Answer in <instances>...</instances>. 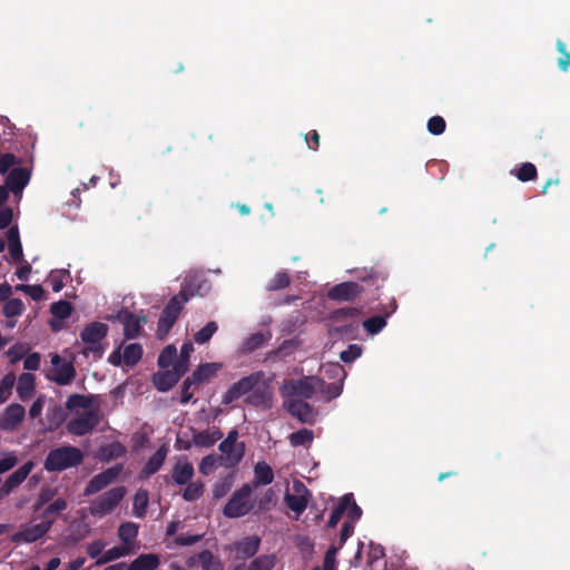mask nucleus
<instances>
[{"mask_svg": "<svg viewBox=\"0 0 570 570\" xmlns=\"http://www.w3.org/2000/svg\"><path fill=\"white\" fill-rule=\"evenodd\" d=\"M356 282H343L334 285L327 292V297L335 302H352L362 294H366L368 301L377 299L380 289L384 286L389 273L382 265L357 269Z\"/></svg>", "mask_w": 570, "mask_h": 570, "instance_id": "nucleus-1", "label": "nucleus"}, {"mask_svg": "<svg viewBox=\"0 0 570 570\" xmlns=\"http://www.w3.org/2000/svg\"><path fill=\"white\" fill-rule=\"evenodd\" d=\"M240 397H244V402L247 405L271 407L272 392L265 382V373L263 371L250 373L233 383L223 394L222 403L224 405H232Z\"/></svg>", "mask_w": 570, "mask_h": 570, "instance_id": "nucleus-2", "label": "nucleus"}, {"mask_svg": "<svg viewBox=\"0 0 570 570\" xmlns=\"http://www.w3.org/2000/svg\"><path fill=\"white\" fill-rule=\"evenodd\" d=\"M82 461L83 454L78 448L63 445L48 453L43 466L48 472H61L69 468L80 465Z\"/></svg>", "mask_w": 570, "mask_h": 570, "instance_id": "nucleus-3", "label": "nucleus"}, {"mask_svg": "<svg viewBox=\"0 0 570 570\" xmlns=\"http://www.w3.org/2000/svg\"><path fill=\"white\" fill-rule=\"evenodd\" d=\"M253 487L245 483L240 489L235 491L224 507V514L227 518H240L249 513L255 505L252 498Z\"/></svg>", "mask_w": 570, "mask_h": 570, "instance_id": "nucleus-4", "label": "nucleus"}, {"mask_svg": "<svg viewBox=\"0 0 570 570\" xmlns=\"http://www.w3.org/2000/svg\"><path fill=\"white\" fill-rule=\"evenodd\" d=\"M108 334V325L101 322H91L80 332V338L86 344L83 354L92 353L98 357L104 354L101 341Z\"/></svg>", "mask_w": 570, "mask_h": 570, "instance_id": "nucleus-5", "label": "nucleus"}, {"mask_svg": "<svg viewBox=\"0 0 570 570\" xmlns=\"http://www.w3.org/2000/svg\"><path fill=\"white\" fill-rule=\"evenodd\" d=\"M126 494L125 487L112 488L91 501L89 513L96 518H102L111 513Z\"/></svg>", "mask_w": 570, "mask_h": 570, "instance_id": "nucleus-6", "label": "nucleus"}, {"mask_svg": "<svg viewBox=\"0 0 570 570\" xmlns=\"http://www.w3.org/2000/svg\"><path fill=\"white\" fill-rule=\"evenodd\" d=\"M185 303L186 302H183V299L177 295H174L169 299L158 320L156 332L158 338L164 340L167 336V334L178 320Z\"/></svg>", "mask_w": 570, "mask_h": 570, "instance_id": "nucleus-7", "label": "nucleus"}, {"mask_svg": "<svg viewBox=\"0 0 570 570\" xmlns=\"http://www.w3.org/2000/svg\"><path fill=\"white\" fill-rule=\"evenodd\" d=\"M52 368L48 372L47 379L58 385H68L76 376V368L72 362H68L59 354L51 356Z\"/></svg>", "mask_w": 570, "mask_h": 570, "instance_id": "nucleus-8", "label": "nucleus"}, {"mask_svg": "<svg viewBox=\"0 0 570 570\" xmlns=\"http://www.w3.org/2000/svg\"><path fill=\"white\" fill-rule=\"evenodd\" d=\"M100 423L98 410H88L81 415L70 420L67 424V431L77 436H83L90 433Z\"/></svg>", "mask_w": 570, "mask_h": 570, "instance_id": "nucleus-9", "label": "nucleus"}, {"mask_svg": "<svg viewBox=\"0 0 570 570\" xmlns=\"http://www.w3.org/2000/svg\"><path fill=\"white\" fill-rule=\"evenodd\" d=\"M124 464L118 463L96 474L86 485L83 495L89 497L107 488L122 472Z\"/></svg>", "mask_w": 570, "mask_h": 570, "instance_id": "nucleus-10", "label": "nucleus"}, {"mask_svg": "<svg viewBox=\"0 0 570 570\" xmlns=\"http://www.w3.org/2000/svg\"><path fill=\"white\" fill-rule=\"evenodd\" d=\"M208 289L209 284L203 276L189 274L184 278L180 291L176 295L187 303L194 296H203Z\"/></svg>", "mask_w": 570, "mask_h": 570, "instance_id": "nucleus-11", "label": "nucleus"}, {"mask_svg": "<svg viewBox=\"0 0 570 570\" xmlns=\"http://www.w3.org/2000/svg\"><path fill=\"white\" fill-rule=\"evenodd\" d=\"M294 493L287 492L285 494L286 505L297 515L302 514L308 504L311 493L305 484L301 481H295L293 484Z\"/></svg>", "mask_w": 570, "mask_h": 570, "instance_id": "nucleus-12", "label": "nucleus"}, {"mask_svg": "<svg viewBox=\"0 0 570 570\" xmlns=\"http://www.w3.org/2000/svg\"><path fill=\"white\" fill-rule=\"evenodd\" d=\"M26 416V410L21 404L12 403L8 405L0 415V430L3 432H13L22 423Z\"/></svg>", "mask_w": 570, "mask_h": 570, "instance_id": "nucleus-13", "label": "nucleus"}, {"mask_svg": "<svg viewBox=\"0 0 570 570\" xmlns=\"http://www.w3.org/2000/svg\"><path fill=\"white\" fill-rule=\"evenodd\" d=\"M323 384V380L317 376H305L291 383V397L307 400L311 399L316 387Z\"/></svg>", "mask_w": 570, "mask_h": 570, "instance_id": "nucleus-14", "label": "nucleus"}, {"mask_svg": "<svg viewBox=\"0 0 570 570\" xmlns=\"http://www.w3.org/2000/svg\"><path fill=\"white\" fill-rule=\"evenodd\" d=\"M52 521H41L38 524L26 527L21 529L20 531L16 532L11 540L12 542L19 543V542H35L39 539H41L47 532L51 529Z\"/></svg>", "mask_w": 570, "mask_h": 570, "instance_id": "nucleus-15", "label": "nucleus"}, {"mask_svg": "<svg viewBox=\"0 0 570 570\" xmlns=\"http://www.w3.org/2000/svg\"><path fill=\"white\" fill-rule=\"evenodd\" d=\"M35 466L32 461H28L11 473L0 488V495H9L14 489H17L30 474Z\"/></svg>", "mask_w": 570, "mask_h": 570, "instance_id": "nucleus-16", "label": "nucleus"}, {"mask_svg": "<svg viewBox=\"0 0 570 570\" xmlns=\"http://www.w3.org/2000/svg\"><path fill=\"white\" fill-rule=\"evenodd\" d=\"M118 318L124 323V335L127 340L138 337L142 331L141 323L146 322L145 316L138 317L128 311L120 312Z\"/></svg>", "mask_w": 570, "mask_h": 570, "instance_id": "nucleus-17", "label": "nucleus"}, {"mask_svg": "<svg viewBox=\"0 0 570 570\" xmlns=\"http://www.w3.org/2000/svg\"><path fill=\"white\" fill-rule=\"evenodd\" d=\"M30 170L18 167L13 168L6 178V186L13 193L20 194L30 180Z\"/></svg>", "mask_w": 570, "mask_h": 570, "instance_id": "nucleus-18", "label": "nucleus"}, {"mask_svg": "<svg viewBox=\"0 0 570 570\" xmlns=\"http://www.w3.org/2000/svg\"><path fill=\"white\" fill-rule=\"evenodd\" d=\"M285 404L287 411L301 422H312L313 409L305 400L289 397Z\"/></svg>", "mask_w": 570, "mask_h": 570, "instance_id": "nucleus-19", "label": "nucleus"}, {"mask_svg": "<svg viewBox=\"0 0 570 570\" xmlns=\"http://www.w3.org/2000/svg\"><path fill=\"white\" fill-rule=\"evenodd\" d=\"M168 449L166 445H161L146 462L144 468L140 471L139 478L140 479H148L153 474L159 471V469L163 466L166 456H167Z\"/></svg>", "mask_w": 570, "mask_h": 570, "instance_id": "nucleus-20", "label": "nucleus"}, {"mask_svg": "<svg viewBox=\"0 0 570 570\" xmlns=\"http://www.w3.org/2000/svg\"><path fill=\"white\" fill-rule=\"evenodd\" d=\"M390 311L385 312L383 315H375L366 318L363 322V327L368 334H377L380 333L386 325V318L396 311L397 304L394 298L390 302Z\"/></svg>", "mask_w": 570, "mask_h": 570, "instance_id": "nucleus-21", "label": "nucleus"}, {"mask_svg": "<svg viewBox=\"0 0 570 570\" xmlns=\"http://www.w3.org/2000/svg\"><path fill=\"white\" fill-rule=\"evenodd\" d=\"M261 546V539L257 535L246 537L235 543V552L238 559H248L256 554Z\"/></svg>", "mask_w": 570, "mask_h": 570, "instance_id": "nucleus-22", "label": "nucleus"}, {"mask_svg": "<svg viewBox=\"0 0 570 570\" xmlns=\"http://www.w3.org/2000/svg\"><path fill=\"white\" fill-rule=\"evenodd\" d=\"M160 557L156 553L139 554L129 564H126L127 570H156L160 566Z\"/></svg>", "mask_w": 570, "mask_h": 570, "instance_id": "nucleus-23", "label": "nucleus"}, {"mask_svg": "<svg viewBox=\"0 0 570 570\" xmlns=\"http://www.w3.org/2000/svg\"><path fill=\"white\" fill-rule=\"evenodd\" d=\"M220 368V363H203L193 371L190 377L194 380L196 385H199L214 377Z\"/></svg>", "mask_w": 570, "mask_h": 570, "instance_id": "nucleus-24", "label": "nucleus"}, {"mask_svg": "<svg viewBox=\"0 0 570 570\" xmlns=\"http://www.w3.org/2000/svg\"><path fill=\"white\" fill-rule=\"evenodd\" d=\"M218 448L232 465L238 464L245 454V444L243 442L232 444L229 441L223 440Z\"/></svg>", "mask_w": 570, "mask_h": 570, "instance_id": "nucleus-25", "label": "nucleus"}, {"mask_svg": "<svg viewBox=\"0 0 570 570\" xmlns=\"http://www.w3.org/2000/svg\"><path fill=\"white\" fill-rule=\"evenodd\" d=\"M194 476V466L188 461H178L173 468L171 478L178 485L187 484Z\"/></svg>", "mask_w": 570, "mask_h": 570, "instance_id": "nucleus-26", "label": "nucleus"}, {"mask_svg": "<svg viewBox=\"0 0 570 570\" xmlns=\"http://www.w3.org/2000/svg\"><path fill=\"white\" fill-rule=\"evenodd\" d=\"M223 438V432L219 429H214L212 431L205 430L197 433H194L193 444L198 448H210L217 441Z\"/></svg>", "mask_w": 570, "mask_h": 570, "instance_id": "nucleus-27", "label": "nucleus"}, {"mask_svg": "<svg viewBox=\"0 0 570 570\" xmlns=\"http://www.w3.org/2000/svg\"><path fill=\"white\" fill-rule=\"evenodd\" d=\"M35 391V376L30 373H22L18 379L17 393L22 400H29Z\"/></svg>", "mask_w": 570, "mask_h": 570, "instance_id": "nucleus-28", "label": "nucleus"}, {"mask_svg": "<svg viewBox=\"0 0 570 570\" xmlns=\"http://www.w3.org/2000/svg\"><path fill=\"white\" fill-rule=\"evenodd\" d=\"M130 553H132V547H127L125 544L112 547L96 560L95 566H102Z\"/></svg>", "mask_w": 570, "mask_h": 570, "instance_id": "nucleus-29", "label": "nucleus"}, {"mask_svg": "<svg viewBox=\"0 0 570 570\" xmlns=\"http://www.w3.org/2000/svg\"><path fill=\"white\" fill-rule=\"evenodd\" d=\"M179 380L171 370L154 375V384L160 392L169 391Z\"/></svg>", "mask_w": 570, "mask_h": 570, "instance_id": "nucleus-30", "label": "nucleus"}, {"mask_svg": "<svg viewBox=\"0 0 570 570\" xmlns=\"http://www.w3.org/2000/svg\"><path fill=\"white\" fill-rule=\"evenodd\" d=\"M255 485H267L274 480L272 468L266 462H258L254 468Z\"/></svg>", "mask_w": 570, "mask_h": 570, "instance_id": "nucleus-31", "label": "nucleus"}, {"mask_svg": "<svg viewBox=\"0 0 570 570\" xmlns=\"http://www.w3.org/2000/svg\"><path fill=\"white\" fill-rule=\"evenodd\" d=\"M126 454V448L120 442H112L102 446L99 451L101 461L109 462Z\"/></svg>", "mask_w": 570, "mask_h": 570, "instance_id": "nucleus-32", "label": "nucleus"}, {"mask_svg": "<svg viewBox=\"0 0 570 570\" xmlns=\"http://www.w3.org/2000/svg\"><path fill=\"white\" fill-rule=\"evenodd\" d=\"M139 527L134 522H124L118 528V537L127 547H132V542L138 535Z\"/></svg>", "mask_w": 570, "mask_h": 570, "instance_id": "nucleus-33", "label": "nucleus"}, {"mask_svg": "<svg viewBox=\"0 0 570 570\" xmlns=\"http://www.w3.org/2000/svg\"><path fill=\"white\" fill-rule=\"evenodd\" d=\"M95 395H83V394H71L68 396L66 401V407L69 411H73L76 409H89L94 404Z\"/></svg>", "mask_w": 570, "mask_h": 570, "instance_id": "nucleus-34", "label": "nucleus"}, {"mask_svg": "<svg viewBox=\"0 0 570 570\" xmlns=\"http://www.w3.org/2000/svg\"><path fill=\"white\" fill-rule=\"evenodd\" d=\"M68 507L66 499L58 498L53 500V502L49 503L42 511L41 519L42 521H52L55 522V518L59 515L62 511H65Z\"/></svg>", "mask_w": 570, "mask_h": 570, "instance_id": "nucleus-35", "label": "nucleus"}, {"mask_svg": "<svg viewBox=\"0 0 570 570\" xmlns=\"http://www.w3.org/2000/svg\"><path fill=\"white\" fill-rule=\"evenodd\" d=\"M351 500H352V493L345 494L341 499L338 504L332 510V512L330 514V518H328V521H327V527L328 528L336 527V524L340 522L342 515L346 512V510L348 508V504L351 503Z\"/></svg>", "mask_w": 570, "mask_h": 570, "instance_id": "nucleus-36", "label": "nucleus"}, {"mask_svg": "<svg viewBox=\"0 0 570 570\" xmlns=\"http://www.w3.org/2000/svg\"><path fill=\"white\" fill-rule=\"evenodd\" d=\"M197 560L203 570H224L220 560L216 558L209 550H203L199 552L197 554Z\"/></svg>", "mask_w": 570, "mask_h": 570, "instance_id": "nucleus-37", "label": "nucleus"}, {"mask_svg": "<svg viewBox=\"0 0 570 570\" xmlns=\"http://www.w3.org/2000/svg\"><path fill=\"white\" fill-rule=\"evenodd\" d=\"M142 356V347L138 343L129 344L124 350L122 360L128 366L136 365Z\"/></svg>", "mask_w": 570, "mask_h": 570, "instance_id": "nucleus-38", "label": "nucleus"}, {"mask_svg": "<svg viewBox=\"0 0 570 570\" xmlns=\"http://www.w3.org/2000/svg\"><path fill=\"white\" fill-rule=\"evenodd\" d=\"M291 276L287 272L281 271L277 272L267 283L266 289L268 292L281 291L289 286Z\"/></svg>", "mask_w": 570, "mask_h": 570, "instance_id": "nucleus-39", "label": "nucleus"}, {"mask_svg": "<svg viewBox=\"0 0 570 570\" xmlns=\"http://www.w3.org/2000/svg\"><path fill=\"white\" fill-rule=\"evenodd\" d=\"M520 181H531L538 177L537 167L532 163H523L518 169L511 171Z\"/></svg>", "mask_w": 570, "mask_h": 570, "instance_id": "nucleus-40", "label": "nucleus"}, {"mask_svg": "<svg viewBox=\"0 0 570 570\" xmlns=\"http://www.w3.org/2000/svg\"><path fill=\"white\" fill-rule=\"evenodd\" d=\"M148 491L139 489L134 497V513L137 518H144L148 507Z\"/></svg>", "mask_w": 570, "mask_h": 570, "instance_id": "nucleus-41", "label": "nucleus"}, {"mask_svg": "<svg viewBox=\"0 0 570 570\" xmlns=\"http://www.w3.org/2000/svg\"><path fill=\"white\" fill-rule=\"evenodd\" d=\"M314 433L308 429H301L289 434L288 440L292 446H305L312 443Z\"/></svg>", "mask_w": 570, "mask_h": 570, "instance_id": "nucleus-42", "label": "nucleus"}, {"mask_svg": "<svg viewBox=\"0 0 570 570\" xmlns=\"http://www.w3.org/2000/svg\"><path fill=\"white\" fill-rule=\"evenodd\" d=\"M361 313V309L356 307H342L332 311L330 313V320L332 322H343L350 318H356Z\"/></svg>", "mask_w": 570, "mask_h": 570, "instance_id": "nucleus-43", "label": "nucleus"}, {"mask_svg": "<svg viewBox=\"0 0 570 570\" xmlns=\"http://www.w3.org/2000/svg\"><path fill=\"white\" fill-rule=\"evenodd\" d=\"M218 325L216 322H208L202 330L194 334V341L199 344H206L213 337V335L217 332Z\"/></svg>", "mask_w": 570, "mask_h": 570, "instance_id": "nucleus-44", "label": "nucleus"}, {"mask_svg": "<svg viewBox=\"0 0 570 570\" xmlns=\"http://www.w3.org/2000/svg\"><path fill=\"white\" fill-rule=\"evenodd\" d=\"M269 337L271 335L266 336L262 332H256L245 340L243 350L245 352H254L262 347Z\"/></svg>", "mask_w": 570, "mask_h": 570, "instance_id": "nucleus-45", "label": "nucleus"}, {"mask_svg": "<svg viewBox=\"0 0 570 570\" xmlns=\"http://www.w3.org/2000/svg\"><path fill=\"white\" fill-rule=\"evenodd\" d=\"M16 383L13 373L6 374L0 381V404L9 400L12 394V389Z\"/></svg>", "mask_w": 570, "mask_h": 570, "instance_id": "nucleus-46", "label": "nucleus"}, {"mask_svg": "<svg viewBox=\"0 0 570 570\" xmlns=\"http://www.w3.org/2000/svg\"><path fill=\"white\" fill-rule=\"evenodd\" d=\"M204 493V484L200 481L188 482L186 489L183 492L185 501L193 502L199 499Z\"/></svg>", "mask_w": 570, "mask_h": 570, "instance_id": "nucleus-47", "label": "nucleus"}, {"mask_svg": "<svg viewBox=\"0 0 570 570\" xmlns=\"http://www.w3.org/2000/svg\"><path fill=\"white\" fill-rule=\"evenodd\" d=\"M177 357V350L174 345H167L158 356V366L167 368L174 364Z\"/></svg>", "mask_w": 570, "mask_h": 570, "instance_id": "nucleus-48", "label": "nucleus"}, {"mask_svg": "<svg viewBox=\"0 0 570 570\" xmlns=\"http://www.w3.org/2000/svg\"><path fill=\"white\" fill-rule=\"evenodd\" d=\"M275 566L274 556H259L255 558L248 566L247 570H272Z\"/></svg>", "mask_w": 570, "mask_h": 570, "instance_id": "nucleus-49", "label": "nucleus"}, {"mask_svg": "<svg viewBox=\"0 0 570 570\" xmlns=\"http://www.w3.org/2000/svg\"><path fill=\"white\" fill-rule=\"evenodd\" d=\"M69 277V272L66 269L52 271L49 275V283L55 293L60 292L65 286V279Z\"/></svg>", "mask_w": 570, "mask_h": 570, "instance_id": "nucleus-50", "label": "nucleus"}, {"mask_svg": "<svg viewBox=\"0 0 570 570\" xmlns=\"http://www.w3.org/2000/svg\"><path fill=\"white\" fill-rule=\"evenodd\" d=\"M57 494L56 488L45 487L40 490V493L38 494V498L35 502V511H39L42 509L46 504L50 503V501L53 500V498Z\"/></svg>", "mask_w": 570, "mask_h": 570, "instance_id": "nucleus-51", "label": "nucleus"}, {"mask_svg": "<svg viewBox=\"0 0 570 570\" xmlns=\"http://www.w3.org/2000/svg\"><path fill=\"white\" fill-rule=\"evenodd\" d=\"M50 312L55 317L65 320L70 316L72 305L67 301H58L51 304Z\"/></svg>", "mask_w": 570, "mask_h": 570, "instance_id": "nucleus-52", "label": "nucleus"}, {"mask_svg": "<svg viewBox=\"0 0 570 570\" xmlns=\"http://www.w3.org/2000/svg\"><path fill=\"white\" fill-rule=\"evenodd\" d=\"M24 305L20 298L8 299L3 306V314L6 317H16L23 313Z\"/></svg>", "mask_w": 570, "mask_h": 570, "instance_id": "nucleus-53", "label": "nucleus"}, {"mask_svg": "<svg viewBox=\"0 0 570 570\" xmlns=\"http://www.w3.org/2000/svg\"><path fill=\"white\" fill-rule=\"evenodd\" d=\"M557 50L561 53L558 59V67L562 71H567L570 68V51H567V46L562 40H557Z\"/></svg>", "mask_w": 570, "mask_h": 570, "instance_id": "nucleus-54", "label": "nucleus"}, {"mask_svg": "<svg viewBox=\"0 0 570 570\" xmlns=\"http://www.w3.org/2000/svg\"><path fill=\"white\" fill-rule=\"evenodd\" d=\"M318 387L321 389V392L323 394H325L328 400H332V399L337 397L342 393L343 383L341 381V382L327 383L326 384L323 381V384L318 385Z\"/></svg>", "mask_w": 570, "mask_h": 570, "instance_id": "nucleus-55", "label": "nucleus"}, {"mask_svg": "<svg viewBox=\"0 0 570 570\" xmlns=\"http://www.w3.org/2000/svg\"><path fill=\"white\" fill-rule=\"evenodd\" d=\"M426 126L430 134L438 136L444 132L446 122L441 116H433Z\"/></svg>", "mask_w": 570, "mask_h": 570, "instance_id": "nucleus-56", "label": "nucleus"}, {"mask_svg": "<svg viewBox=\"0 0 570 570\" xmlns=\"http://www.w3.org/2000/svg\"><path fill=\"white\" fill-rule=\"evenodd\" d=\"M362 354V347L357 344H351L348 347L341 352L340 358L344 363H351L360 357Z\"/></svg>", "mask_w": 570, "mask_h": 570, "instance_id": "nucleus-57", "label": "nucleus"}, {"mask_svg": "<svg viewBox=\"0 0 570 570\" xmlns=\"http://www.w3.org/2000/svg\"><path fill=\"white\" fill-rule=\"evenodd\" d=\"M18 463V458L13 452H4L0 459V474L13 469Z\"/></svg>", "mask_w": 570, "mask_h": 570, "instance_id": "nucleus-58", "label": "nucleus"}, {"mask_svg": "<svg viewBox=\"0 0 570 570\" xmlns=\"http://www.w3.org/2000/svg\"><path fill=\"white\" fill-rule=\"evenodd\" d=\"M341 547L331 546L324 556L323 570H334L336 563V554Z\"/></svg>", "mask_w": 570, "mask_h": 570, "instance_id": "nucleus-59", "label": "nucleus"}, {"mask_svg": "<svg viewBox=\"0 0 570 570\" xmlns=\"http://www.w3.org/2000/svg\"><path fill=\"white\" fill-rule=\"evenodd\" d=\"M21 160L18 159L13 154H1L0 155V173L6 174L13 165H20Z\"/></svg>", "mask_w": 570, "mask_h": 570, "instance_id": "nucleus-60", "label": "nucleus"}, {"mask_svg": "<svg viewBox=\"0 0 570 570\" xmlns=\"http://www.w3.org/2000/svg\"><path fill=\"white\" fill-rule=\"evenodd\" d=\"M203 537V534H179L176 537L175 542L177 546L188 547L199 542Z\"/></svg>", "mask_w": 570, "mask_h": 570, "instance_id": "nucleus-61", "label": "nucleus"}, {"mask_svg": "<svg viewBox=\"0 0 570 570\" xmlns=\"http://www.w3.org/2000/svg\"><path fill=\"white\" fill-rule=\"evenodd\" d=\"M106 547V543L98 539V540H95L92 542H90L87 547V553L90 558L95 559V558H99L101 557L102 554V551Z\"/></svg>", "mask_w": 570, "mask_h": 570, "instance_id": "nucleus-62", "label": "nucleus"}, {"mask_svg": "<svg viewBox=\"0 0 570 570\" xmlns=\"http://www.w3.org/2000/svg\"><path fill=\"white\" fill-rule=\"evenodd\" d=\"M217 458L213 454L206 455L203 458L200 464H199V472L207 475L209 474L213 469L216 466Z\"/></svg>", "mask_w": 570, "mask_h": 570, "instance_id": "nucleus-63", "label": "nucleus"}, {"mask_svg": "<svg viewBox=\"0 0 570 570\" xmlns=\"http://www.w3.org/2000/svg\"><path fill=\"white\" fill-rule=\"evenodd\" d=\"M196 384L194 380L188 376L184 382L181 386V395H180V403L186 404L193 399V392H190L191 385Z\"/></svg>", "mask_w": 570, "mask_h": 570, "instance_id": "nucleus-64", "label": "nucleus"}]
</instances>
